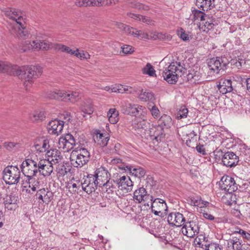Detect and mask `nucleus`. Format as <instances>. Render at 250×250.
<instances>
[{
    "mask_svg": "<svg viewBox=\"0 0 250 250\" xmlns=\"http://www.w3.org/2000/svg\"><path fill=\"white\" fill-rule=\"evenodd\" d=\"M42 72V69L40 66H18L16 75L23 81L25 89L28 90L32 86L34 80L41 76Z\"/></svg>",
    "mask_w": 250,
    "mask_h": 250,
    "instance_id": "1",
    "label": "nucleus"
},
{
    "mask_svg": "<svg viewBox=\"0 0 250 250\" xmlns=\"http://www.w3.org/2000/svg\"><path fill=\"white\" fill-rule=\"evenodd\" d=\"M246 63L245 60L241 58H236L231 60L230 62L226 57H217L211 59L208 62V67L210 70L215 73H218L221 70H225L227 65L230 63L232 68L239 69Z\"/></svg>",
    "mask_w": 250,
    "mask_h": 250,
    "instance_id": "2",
    "label": "nucleus"
},
{
    "mask_svg": "<svg viewBox=\"0 0 250 250\" xmlns=\"http://www.w3.org/2000/svg\"><path fill=\"white\" fill-rule=\"evenodd\" d=\"M6 15L12 21V28L14 33L19 38H25L28 36V31L25 29V19L20 11L15 9L7 11Z\"/></svg>",
    "mask_w": 250,
    "mask_h": 250,
    "instance_id": "3",
    "label": "nucleus"
},
{
    "mask_svg": "<svg viewBox=\"0 0 250 250\" xmlns=\"http://www.w3.org/2000/svg\"><path fill=\"white\" fill-rule=\"evenodd\" d=\"M187 72V69L177 62H171L162 73L164 79L170 84H175L179 77Z\"/></svg>",
    "mask_w": 250,
    "mask_h": 250,
    "instance_id": "4",
    "label": "nucleus"
},
{
    "mask_svg": "<svg viewBox=\"0 0 250 250\" xmlns=\"http://www.w3.org/2000/svg\"><path fill=\"white\" fill-rule=\"evenodd\" d=\"M39 160L36 156H32L26 159L21 165L23 174L26 177L36 176L38 173Z\"/></svg>",
    "mask_w": 250,
    "mask_h": 250,
    "instance_id": "5",
    "label": "nucleus"
},
{
    "mask_svg": "<svg viewBox=\"0 0 250 250\" xmlns=\"http://www.w3.org/2000/svg\"><path fill=\"white\" fill-rule=\"evenodd\" d=\"M52 47V43L47 41L37 40L33 41L32 42L30 41H22L21 43L20 49L23 52L29 50L34 51H39L40 50H47Z\"/></svg>",
    "mask_w": 250,
    "mask_h": 250,
    "instance_id": "6",
    "label": "nucleus"
},
{
    "mask_svg": "<svg viewBox=\"0 0 250 250\" xmlns=\"http://www.w3.org/2000/svg\"><path fill=\"white\" fill-rule=\"evenodd\" d=\"M3 179L6 184L13 185L17 184L21 178V172L16 166H10L5 168L3 171Z\"/></svg>",
    "mask_w": 250,
    "mask_h": 250,
    "instance_id": "7",
    "label": "nucleus"
},
{
    "mask_svg": "<svg viewBox=\"0 0 250 250\" xmlns=\"http://www.w3.org/2000/svg\"><path fill=\"white\" fill-rule=\"evenodd\" d=\"M220 187L222 190L232 193L237 189V185L234 179L228 175H224L219 182Z\"/></svg>",
    "mask_w": 250,
    "mask_h": 250,
    "instance_id": "8",
    "label": "nucleus"
},
{
    "mask_svg": "<svg viewBox=\"0 0 250 250\" xmlns=\"http://www.w3.org/2000/svg\"><path fill=\"white\" fill-rule=\"evenodd\" d=\"M114 184L121 190L127 193L132 190L133 182L129 176H120L113 180Z\"/></svg>",
    "mask_w": 250,
    "mask_h": 250,
    "instance_id": "9",
    "label": "nucleus"
},
{
    "mask_svg": "<svg viewBox=\"0 0 250 250\" xmlns=\"http://www.w3.org/2000/svg\"><path fill=\"white\" fill-rule=\"evenodd\" d=\"M157 131H155L152 136L154 137V139L157 141L160 140L161 136L163 135V130L164 127L168 128L171 124V117L166 114H164L158 121Z\"/></svg>",
    "mask_w": 250,
    "mask_h": 250,
    "instance_id": "10",
    "label": "nucleus"
},
{
    "mask_svg": "<svg viewBox=\"0 0 250 250\" xmlns=\"http://www.w3.org/2000/svg\"><path fill=\"white\" fill-rule=\"evenodd\" d=\"M76 144V140L71 134H66L64 136L60 137L59 140L58 146L64 152H68L71 150Z\"/></svg>",
    "mask_w": 250,
    "mask_h": 250,
    "instance_id": "11",
    "label": "nucleus"
},
{
    "mask_svg": "<svg viewBox=\"0 0 250 250\" xmlns=\"http://www.w3.org/2000/svg\"><path fill=\"white\" fill-rule=\"evenodd\" d=\"M83 180V191L88 194L94 192L97 186H99V181L95 174H89Z\"/></svg>",
    "mask_w": 250,
    "mask_h": 250,
    "instance_id": "12",
    "label": "nucleus"
},
{
    "mask_svg": "<svg viewBox=\"0 0 250 250\" xmlns=\"http://www.w3.org/2000/svg\"><path fill=\"white\" fill-rule=\"evenodd\" d=\"M133 199L138 203H144V204L149 201L152 202L153 197L152 195L147 193L145 188L141 187L136 189L133 193Z\"/></svg>",
    "mask_w": 250,
    "mask_h": 250,
    "instance_id": "13",
    "label": "nucleus"
},
{
    "mask_svg": "<svg viewBox=\"0 0 250 250\" xmlns=\"http://www.w3.org/2000/svg\"><path fill=\"white\" fill-rule=\"evenodd\" d=\"M122 111L124 114L136 116L139 112L145 108L143 106L131 104L128 102L124 101L121 104Z\"/></svg>",
    "mask_w": 250,
    "mask_h": 250,
    "instance_id": "14",
    "label": "nucleus"
},
{
    "mask_svg": "<svg viewBox=\"0 0 250 250\" xmlns=\"http://www.w3.org/2000/svg\"><path fill=\"white\" fill-rule=\"evenodd\" d=\"M4 208L6 210L9 211H15L18 207V197L11 193L6 194L3 199Z\"/></svg>",
    "mask_w": 250,
    "mask_h": 250,
    "instance_id": "15",
    "label": "nucleus"
},
{
    "mask_svg": "<svg viewBox=\"0 0 250 250\" xmlns=\"http://www.w3.org/2000/svg\"><path fill=\"white\" fill-rule=\"evenodd\" d=\"M117 26L119 28L125 31V32L127 34L132 35L133 37L138 39H148V36L147 33L133 27H130L123 23H117Z\"/></svg>",
    "mask_w": 250,
    "mask_h": 250,
    "instance_id": "16",
    "label": "nucleus"
},
{
    "mask_svg": "<svg viewBox=\"0 0 250 250\" xmlns=\"http://www.w3.org/2000/svg\"><path fill=\"white\" fill-rule=\"evenodd\" d=\"M35 197L40 204H48L53 199V194L47 188H42L37 190Z\"/></svg>",
    "mask_w": 250,
    "mask_h": 250,
    "instance_id": "17",
    "label": "nucleus"
},
{
    "mask_svg": "<svg viewBox=\"0 0 250 250\" xmlns=\"http://www.w3.org/2000/svg\"><path fill=\"white\" fill-rule=\"evenodd\" d=\"M167 221L170 225L180 227L184 225L186 219L182 213L176 212L169 213L167 216Z\"/></svg>",
    "mask_w": 250,
    "mask_h": 250,
    "instance_id": "18",
    "label": "nucleus"
},
{
    "mask_svg": "<svg viewBox=\"0 0 250 250\" xmlns=\"http://www.w3.org/2000/svg\"><path fill=\"white\" fill-rule=\"evenodd\" d=\"M239 157L233 152L228 151L223 155L222 163L227 167H233L236 166L239 162Z\"/></svg>",
    "mask_w": 250,
    "mask_h": 250,
    "instance_id": "19",
    "label": "nucleus"
},
{
    "mask_svg": "<svg viewBox=\"0 0 250 250\" xmlns=\"http://www.w3.org/2000/svg\"><path fill=\"white\" fill-rule=\"evenodd\" d=\"M184 229L186 231L185 234L189 237L195 236L199 232L198 223L194 221L185 222L182 228L183 232H184Z\"/></svg>",
    "mask_w": 250,
    "mask_h": 250,
    "instance_id": "20",
    "label": "nucleus"
},
{
    "mask_svg": "<svg viewBox=\"0 0 250 250\" xmlns=\"http://www.w3.org/2000/svg\"><path fill=\"white\" fill-rule=\"evenodd\" d=\"M53 167L52 163H50L46 159L39 160L38 166V172L44 176H48L51 175L53 171Z\"/></svg>",
    "mask_w": 250,
    "mask_h": 250,
    "instance_id": "21",
    "label": "nucleus"
},
{
    "mask_svg": "<svg viewBox=\"0 0 250 250\" xmlns=\"http://www.w3.org/2000/svg\"><path fill=\"white\" fill-rule=\"evenodd\" d=\"M63 126V121L56 119L52 120L48 125V131L50 134L58 135L62 133Z\"/></svg>",
    "mask_w": 250,
    "mask_h": 250,
    "instance_id": "22",
    "label": "nucleus"
},
{
    "mask_svg": "<svg viewBox=\"0 0 250 250\" xmlns=\"http://www.w3.org/2000/svg\"><path fill=\"white\" fill-rule=\"evenodd\" d=\"M82 97V93L80 91H64L62 101L64 102L70 101L72 103L78 102Z\"/></svg>",
    "mask_w": 250,
    "mask_h": 250,
    "instance_id": "23",
    "label": "nucleus"
},
{
    "mask_svg": "<svg viewBox=\"0 0 250 250\" xmlns=\"http://www.w3.org/2000/svg\"><path fill=\"white\" fill-rule=\"evenodd\" d=\"M34 146L36 150L39 152H47L50 147L49 141L43 138L36 139Z\"/></svg>",
    "mask_w": 250,
    "mask_h": 250,
    "instance_id": "24",
    "label": "nucleus"
},
{
    "mask_svg": "<svg viewBox=\"0 0 250 250\" xmlns=\"http://www.w3.org/2000/svg\"><path fill=\"white\" fill-rule=\"evenodd\" d=\"M18 65H12L7 62L0 61V73L16 75Z\"/></svg>",
    "mask_w": 250,
    "mask_h": 250,
    "instance_id": "25",
    "label": "nucleus"
},
{
    "mask_svg": "<svg viewBox=\"0 0 250 250\" xmlns=\"http://www.w3.org/2000/svg\"><path fill=\"white\" fill-rule=\"evenodd\" d=\"M46 155L48 158L46 160L52 165L58 163L62 159L61 152L56 149L48 150Z\"/></svg>",
    "mask_w": 250,
    "mask_h": 250,
    "instance_id": "26",
    "label": "nucleus"
},
{
    "mask_svg": "<svg viewBox=\"0 0 250 250\" xmlns=\"http://www.w3.org/2000/svg\"><path fill=\"white\" fill-rule=\"evenodd\" d=\"M95 176L97 177V180L99 181V186L100 183H103L107 180L110 177V174L105 167H101L95 171Z\"/></svg>",
    "mask_w": 250,
    "mask_h": 250,
    "instance_id": "27",
    "label": "nucleus"
},
{
    "mask_svg": "<svg viewBox=\"0 0 250 250\" xmlns=\"http://www.w3.org/2000/svg\"><path fill=\"white\" fill-rule=\"evenodd\" d=\"M218 88L223 94L230 92L232 90L231 81L229 79H221L218 85Z\"/></svg>",
    "mask_w": 250,
    "mask_h": 250,
    "instance_id": "28",
    "label": "nucleus"
},
{
    "mask_svg": "<svg viewBox=\"0 0 250 250\" xmlns=\"http://www.w3.org/2000/svg\"><path fill=\"white\" fill-rule=\"evenodd\" d=\"M214 20L207 15L206 18V21H202L199 22V27L203 32L208 33L209 30L213 29L214 24L213 23Z\"/></svg>",
    "mask_w": 250,
    "mask_h": 250,
    "instance_id": "29",
    "label": "nucleus"
},
{
    "mask_svg": "<svg viewBox=\"0 0 250 250\" xmlns=\"http://www.w3.org/2000/svg\"><path fill=\"white\" fill-rule=\"evenodd\" d=\"M214 1L215 0H196V5L198 7L202 8L203 11H208L215 7Z\"/></svg>",
    "mask_w": 250,
    "mask_h": 250,
    "instance_id": "30",
    "label": "nucleus"
},
{
    "mask_svg": "<svg viewBox=\"0 0 250 250\" xmlns=\"http://www.w3.org/2000/svg\"><path fill=\"white\" fill-rule=\"evenodd\" d=\"M125 170H128L133 175L139 178L143 177L146 174L145 170L139 167H135L131 166H126Z\"/></svg>",
    "mask_w": 250,
    "mask_h": 250,
    "instance_id": "31",
    "label": "nucleus"
},
{
    "mask_svg": "<svg viewBox=\"0 0 250 250\" xmlns=\"http://www.w3.org/2000/svg\"><path fill=\"white\" fill-rule=\"evenodd\" d=\"M109 137L106 134H103L97 132L95 136H94V140L95 143L100 146L101 147L105 146L109 141Z\"/></svg>",
    "mask_w": 250,
    "mask_h": 250,
    "instance_id": "32",
    "label": "nucleus"
},
{
    "mask_svg": "<svg viewBox=\"0 0 250 250\" xmlns=\"http://www.w3.org/2000/svg\"><path fill=\"white\" fill-rule=\"evenodd\" d=\"M127 16L135 20L142 21L149 25H154V21L149 17L144 16L141 15L136 14L132 13H127Z\"/></svg>",
    "mask_w": 250,
    "mask_h": 250,
    "instance_id": "33",
    "label": "nucleus"
},
{
    "mask_svg": "<svg viewBox=\"0 0 250 250\" xmlns=\"http://www.w3.org/2000/svg\"><path fill=\"white\" fill-rule=\"evenodd\" d=\"M71 168L68 163L59 164L57 167V173L59 176H64L70 172Z\"/></svg>",
    "mask_w": 250,
    "mask_h": 250,
    "instance_id": "34",
    "label": "nucleus"
},
{
    "mask_svg": "<svg viewBox=\"0 0 250 250\" xmlns=\"http://www.w3.org/2000/svg\"><path fill=\"white\" fill-rule=\"evenodd\" d=\"M229 247H232L233 250H242L246 245H242V241L237 237H233L228 240Z\"/></svg>",
    "mask_w": 250,
    "mask_h": 250,
    "instance_id": "35",
    "label": "nucleus"
},
{
    "mask_svg": "<svg viewBox=\"0 0 250 250\" xmlns=\"http://www.w3.org/2000/svg\"><path fill=\"white\" fill-rule=\"evenodd\" d=\"M89 161V159L85 158L81 155V154H77L75 159L71 158V164L75 167H82L84 165L86 164Z\"/></svg>",
    "mask_w": 250,
    "mask_h": 250,
    "instance_id": "36",
    "label": "nucleus"
},
{
    "mask_svg": "<svg viewBox=\"0 0 250 250\" xmlns=\"http://www.w3.org/2000/svg\"><path fill=\"white\" fill-rule=\"evenodd\" d=\"M114 180L115 179H111L110 178H109L103 184L100 183L99 187H104V188L106 189L105 192L108 194L111 193L113 191V189L116 188V186L115 185V184L114 183Z\"/></svg>",
    "mask_w": 250,
    "mask_h": 250,
    "instance_id": "37",
    "label": "nucleus"
},
{
    "mask_svg": "<svg viewBox=\"0 0 250 250\" xmlns=\"http://www.w3.org/2000/svg\"><path fill=\"white\" fill-rule=\"evenodd\" d=\"M127 4L134 8L138 9L139 10H148L149 7L148 5L137 2L135 0H128Z\"/></svg>",
    "mask_w": 250,
    "mask_h": 250,
    "instance_id": "38",
    "label": "nucleus"
},
{
    "mask_svg": "<svg viewBox=\"0 0 250 250\" xmlns=\"http://www.w3.org/2000/svg\"><path fill=\"white\" fill-rule=\"evenodd\" d=\"M80 108L84 114H91L93 112V108L91 100L84 102L80 106Z\"/></svg>",
    "mask_w": 250,
    "mask_h": 250,
    "instance_id": "39",
    "label": "nucleus"
},
{
    "mask_svg": "<svg viewBox=\"0 0 250 250\" xmlns=\"http://www.w3.org/2000/svg\"><path fill=\"white\" fill-rule=\"evenodd\" d=\"M107 116L111 124H115L118 121L119 113L115 108H110L107 112Z\"/></svg>",
    "mask_w": 250,
    "mask_h": 250,
    "instance_id": "40",
    "label": "nucleus"
},
{
    "mask_svg": "<svg viewBox=\"0 0 250 250\" xmlns=\"http://www.w3.org/2000/svg\"><path fill=\"white\" fill-rule=\"evenodd\" d=\"M63 90H56L48 91L46 95L47 98L50 99H57L62 101Z\"/></svg>",
    "mask_w": 250,
    "mask_h": 250,
    "instance_id": "41",
    "label": "nucleus"
},
{
    "mask_svg": "<svg viewBox=\"0 0 250 250\" xmlns=\"http://www.w3.org/2000/svg\"><path fill=\"white\" fill-rule=\"evenodd\" d=\"M139 97L140 100L144 101H152L155 100L154 94L149 90H142Z\"/></svg>",
    "mask_w": 250,
    "mask_h": 250,
    "instance_id": "42",
    "label": "nucleus"
},
{
    "mask_svg": "<svg viewBox=\"0 0 250 250\" xmlns=\"http://www.w3.org/2000/svg\"><path fill=\"white\" fill-rule=\"evenodd\" d=\"M207 16L206 14L200 10L196 9L192 11V19L194 22L199 21L201 22L206 21Z\"/></svg>",
    "mask_w": 250,
    "mask_h": 250,
    "instance_id": "43",
    "label": "nucleus"
},
{
    "mask_svg": "<svg viewBox=\"0 0 250 250\" xmlns=\"http://www.w3.org/2000/svg\"><path fill=\"white\" fill-rule=\"evenodd\" d=\"M191 205L199 208H204L208 206L209 203L202 200L200 197H194L191 199Z\"/></svg>",
    "mask_w": 250,
    "mask_h": 250,
    "instance_id": "44",
    "label": "nucleus"
},
{
    "mask_svg": "<svg viewBox=\"0 0 250 250\" xmlns=\"http://www.w3.org/2000/svg\"><path fill=\"white\" fill-rule=\"evenodd\" d=\"M240 150L241 151L240 155L241 157H244L245 161H250V148H248L246 145H241L240 146Z\"/></svg>",
    "mask_w": 250,
    "mask_h": 250,
    "instance_id": "45",
    "label": "nucleus"
},
{
    "mask_svg": "<svg viewBox=\"0 0 250 250\" xmlns=\"http://www.w3.org/2000/svg\"><path fill=\"white\" fill-rule=\"evenodd\" d=\"M142 73L151 77L156 76V71L153 66L150 63H147L146 65L142 69Z\"/></svg>",
    "mask_w": 250,
    "mask_h": 250,
    "instance_id": "46",
    "label": "nucleus"
},
{
    "mask_svg": "<svg viewBox=\"0 0 250 250\" xmlns=\"http://www.w3.org/2000/svg\"><path fill=\"white\" fill-rule=\"evenodd\" d=\"M75 4L78 7L95 6V0H76Z\"/></svg>",
    "mask_w": 250,
    "mask_h": 250,
    "instance_id": "47",
    "label": "nucleus"
},
{
    "mask_svg": "<svg viewBox=\"0 0 250 250\" xmlns=\"http://www.w3.org/2000/svg\"><path fill=\"white\" fill-rule=\"evenodd\" d=\"M156 202L157 203V209H159V210H161V211L163 213V211H166L167 210V204L165 200L160 199V198H156L152 202Z\"/></svg>",
    "mask_w": 250,
    "mask_h": 250,
    "instance_id": "48",
    "label": "nucleus"
},
{
    "mask_svg": "<svg viewBox=\"0 0 250 250\" xmlns=\"http://www.w3.org/2000/svg\"><path fill=\"white\" fill-rule=\"evenodd\" d=\"M45 117V115L43 112L35 111L31 114L30 118L33 122H37L40 120H42Z\"/></svg>",
    "mask_w": 250,
    "mask_h": 250,
    "instance_id": "49",
    "label": "nucleus"
},
{
    "mask_svg": "<svg viewBox=\"0 0 250 250\" xmlns=\"http://www.w3.org/2000/svg\"><path fill=\"white\" fill-rule=\"evenodd\" d=\"M134 124V127L135 129H145L147 126V122L145 119L142 120H138L135 119L133 121Z\"/></svg>",
    "mask_w": 250,
    "mask_h": 250,
    "instance_id": "50",
    "label": "nucleus"
},
{
    "mask_svg": "<svg viewBox=\"0 0 250 250\" xmlns=\"http://www.w3.org/2000/svg\"><path fill=\"white\" fill-rule=\"evenodd\" d=\"M115 88H116L115 92H118L120 93H124L127 92L129 93L131 92V87L128 86L121 84H115Z\"/></svg>",
    "mask_w": 250,
    "mask_h": 250,
    "instance_id": "51",
    "label": "nucleus"
},
{
    "mask_svg": "<svg viewBox=\"0 0 250 250\" xmlns=\"http://www.w3.org/2000/svg\"><path fill=\"white\" fill-rule=\"evenodd\" d=\"M68 188L69 189L72 188L73 192L78 193L79 191H81V188L83 190V183L77 180L76 183H73L71 186H70Z\"/></svg>",
    "mask_w": 250,
    "mask_h": 250,
    "instance_id": "52",
    "label": "nucleus"
},
{
    "mask_svg": "<svg viewBox=\"0 0 250 250\" xmlns=\"http://www.w3.org/2000/svg\"><path fill=\"white\" fill-rule=\"evenodd\" d=\"M31 185H32V191H35L41 189V181L34 177V176H31Z\"/></svg>",
    "mask_w": 250,
    "mask_h": 250,
    "instance_id": "53",
    "label": "nucleus"
},
{
    "mask_svg": "<svg viewBox=\"0 0 250 250\" xmlns=\"http://www.w3.org/2000/svg\"><path fill=\"white\" fill-rule=\"evenodd\" d=\"M75 56L76 57L80 58V59H90V55L88 54V53L82 50L79 52V50L78 48H77L76 50V53L75 54Z\"/></svg>",
    "mask_w": 250,
    "mask_h": 250,
    "instance_id": "54",
    "label": "nucleus"
},
{
    "mask_svg": "<svg viewBox=\"0 0 250 250\" xmlns=\"http://www.w3.org/2000/svg\"><path fill=\"white\" fill-rule=\"evenodd\" d=\"M188 114V108L185 106H181L177 113V118L178 119L185 118Z\"/></svg>",
    "mask_w": 250,
    "mask_h": 250,
    "instance_id": "55",
    "label": "nucleus"
},
{
    "mask_svg": "<svg viewBox=\"0 0 250 250\" xmlns=\"http://www.w3.org/2000/svg\"><path fill=\"white\" fill-rule=\"evenodd\" d=\"M113 4L112 0H95V6L101 7Z\"/></svg>",
    "mask_w": 250,
    "mask_h": 250,
    "instance_id": "56",
    "label": "nucleus"
},
{
    "mask_svg": "<svg viewBox=\"0 0 250 250\" xmlns=\"http://www.w3.org/2000/svg\"><path fill=\"white\" fill-rule=\"evenodd\" d=\"M122 52L126 55L131 54L134 52V48L129 45L125 44L121 47Z\"/></svg>",
    "mask_w": 250,
    "mask_h": 250,
    "instance_id": "57",
    "label": "nucleus"
},
{
    "mask_svg": "<svg viewBox=\"0 0 250 250\" xmlns=\"http://www.w3.org/2000/svg\"><path fill=\"white\" fill-rule=\"evenodd\" d=\"M234 232L241 234V235L244 238H246L247 240L250 239V233H248V232H247L242 229L237 228V229H236V230L234 231Z\"/></svg>",
    "mask_w": 250,
    "mask_h": 250,
    "instance_id": "58",
    "label": "nucleus"
},
{
    "mask_svg": "<svg viewBox=\"0 0 250 250\" xmlns=\"http://www.w3.org/2000/svg\"><path fill=\"white\" fill-rule=\"evenodd\" d=\"M149 109L151 112L152 116L155 119H157L159 117L160 112L155 105H153L151 108H149Z\"/></svg>",
    "mask_w": 250,
    "mask_h": 250,
    "instance_id": "59",
    "label": "nucleus"
},
{
    "mask_svg": "<svg viewBox=\"0 0 250 250\" xmlns=\"http://www.w3.org/2000/svg\"><path fill=\"white\" fill-rule=\"evenodd\" d=\"M18 145V144L11 142H5L3 143L4 147L8 150L11 151Z\"/></svg>",
    "mask_w": 250,
    "mask_h": 250,
    "instance_id": "60",
    "label": "nucleus"
},
{
    "mask_svg": "<svg viewBox=\"0 0 250 250\" xmlns=\"http://www.w3.org/2000/svg\"><path fill=\"white\" fill-rule=\"evenodd\" d=\"M213 154L215 159L217 160L222 159V158L224 154L221 149L216 148L214 151Z\"/></svg>",
    "mask_w": 250,
    "mask_h": 250,
    "instance_id": "61",
    "label": "nucleus"
},
{
    "mask_svg": "<svg viewBox=\"0 0 250 250\" xmlns=\"http://www.w3.org/2000/svg\"><path fill=\"white\" fill-rule=\"evenodd\" d=\"M197 72H195L194 70L189 71L187 75V78L188 81L194 79L195 81L197 80V78L198 76L196 75Z\"/></svg>",
    "mask_w": 250,
    "mask_h": 250,
    "instance_id": "62",
    "label": "nucleus"
},
{
    "mask_svg": "<svg viewBox=\"0 0 250 250\" xmlns=\"http://www.w3.org/2000/svg\"><path fill=\"white\" fill-rule=\"evenodd\" d=\"M78 154H81V156L84 157L85 158L89 160L90 158V153L85 148H82L80 149V153Z\"/></svg>",
    "mask_w": 250,
    "mask_h": 250,
    "instance_id": "63",
    "label": "nucleus"
},
{
    "mask_svg": "<svg viewBox=\"0 0 250 250\" xmlns=\"http://www.w3.org/2000/svg\"><path fill=\"white\" fill-rule=\"evenodd\" d=\"M178 35L180 38L184 41H187L189 40L188 35L185 33V31L181 28L180 31H179Z\"/></svg>",
    "mask_w": 250,
    "mask_h": 250,
    "instance_id": "64",
    "label": "nucleus"
}]
</instances>
